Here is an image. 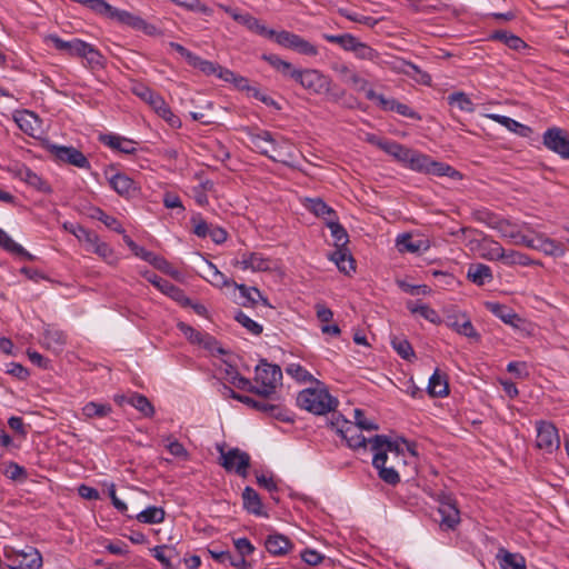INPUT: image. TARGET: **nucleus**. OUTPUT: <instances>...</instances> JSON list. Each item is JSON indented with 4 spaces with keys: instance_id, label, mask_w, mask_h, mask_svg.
<instances>
[{
    "instance_id": "1",
    "label": "nucleus",
    "mask_w": 569,
    "mask_h": 569,
    "mask_svg": "<svg viewBox=\"0 0 569 569\" xmlns=\"http://www.w3.org/2000/svg\"><path fill=\"white\" fill-rule=\"evenodd\" d=\"M248 137L254 149L274 162L289 163L293 159L291 142L283 137H274L268 130L250 129Z\"/></svg>"
},
{
    "instance_id": "2",
    "label": "nucleus",
    "mask_w": 569,
    "mask_h": 569,
    "mask_svg": "<svg viewBox=\"0 0 569 569\" xmlns=\"http://www.w3.org/2000/svg\"><path fill=\"white\" fill-rule=\"evenodd\" d=\"M371 450L373 452L372 466L378 470L379 478L390 486H396L400 482V476L393 467H387L388 456L387 452L396 451L399 455V448L396 443L391 442L386 436L377 435L369 439Z\"/></svg>"
},
{
    "instance_id": "3",
    "label": "nucleus",
    "mask_w": 569,
    "mask_h": 569,
    "mask_svg": "<svg viewBox=\"0 0 569 569\" xmlns=\"http://www.w3.org/2000/svg\"><path fill=\"white\" fill-rule=\"evenodd\" d=\"M296 82L309 93L317 96L326 94L329 100L335 102L345 97V91L338 90L331 77L318 69H301Z\"/></svg>"
},
{
    "instance_id": "4",
    "label": "nucleus",
    "mask_w": 569,
    "mask_h": 569,
    "mask_svg": "<svg viewBox=\"0 0 569 569\" xmlns=\"http://www.w3.org/2000/svg\"><path fill=\"white\" fill-rule=\"evenodd\" d=\"M297 403L301 409L322 416L335 411L339 401L326 388H308L298 393Z\"/></svg>"
},
{
    "instance_id": "5",
    "label": "nucleus",
    "mask_w": 569,
    "mask_h": 569,
    "mask_svg": "<svg viewBox=\"0 0 569 569\" xmlns=\"http://www.w3.org/2000/svg\"><path fill=\"white\" fill-rule=\"evenodd\" d=\"M254 372V381L258 387L257 395L263 398L271 397L281 382V368L278 365L269 363L266 359H261Z\"/></svg>"
},
{
    "instance_id": "6",
    "label": "nucleus",
    "mask_w": 569,
    "mask_h": 569,
    "mask_svg": "<svg viewBox=\"0 0 569 569\" xmlns=\"http://www.w3.org/2000/svg\"><path fill=\"white\" fill-rule=\"evenodd\" d=\"M274 41L277 44L302 56L317 57L319 54L318 46L287 30L278 31Z\"/></svg>"
},
{
    "instance_id": "7",
    "label": "nucleus",
    "mask_w": 569,
    "mask_h": 569,
    "mask_svg": "<svg viewBox=\"0 0 569 569\" xmlns=\"http://www.w3.org/2000/svg\"><path fill=\"white\" fill-rule=\"evenodd\" d=\"M11 569H40L42 557L40 552L31 546L22 549H11L6 553Z\"/></svg>"
},
{
    "instance_id": "8",
    "label": "nucleus",
    "mask_w": 569,
    "mask_h": 569,
    "mask_svg": "<svg viewBox=\"0 0 569 569\" xmlns=\"http://www.w3.org/2000/svg\"><path fill=\"white\" fill-rule=\"evenodd\" d=\"M330 425L347 441L348 447L352 449L365 448L367 442H369V439H366L361 430L341 415L335 416Z\"/></svg>"
},
{
    "instance_id": "9",
    "label": "nucleus",
    "mask_w": 569,
    "mask_h": 569,
    "mask_svg": "<svg viewBox=\"0 0 569 569\" xmlns=\"http://www.w3.org/2000/svg\"><path fill=\"white\" fill-rule=\"evenodd\" d=\"M537 430V447L547 453H552L560 447V437L558 429L551 421L538 420L536 421Z\"/></svg>"
},
{
    "instance_id": "10",
    "label": "nucleus",
    "mask_w": 569,
    "mask_h": 569,
    "mask_svg": "<svg viewBox=\"0 0 569 569\" xmlns=\"http://www.w3.org/2000/svg\"><path fill=\"white\" fill-rule=\"evenodd\" d=\"M220 465L228 472L233 471L238 476L246 477L250 467V456L239 448H232L228 451L220 448Z\"/></svg>"
},
{
    "instance_id": "11",
    "label": "nucleus",
    "mask_w": 569,
    "mask_h": 569,
    "mask_svg": "<svg viewBox=\"0 0 569 569\" xmlns=\"http://www.w3.org/2000/svg\"><path fill=\"white\" fill-rule=\"evenodd\" d=\"M542 142L547 149L563 159H569V134L566 130L558 127L547 129L542 136Z\"/></svg>"
},
{
    "instance_id": "12",
    "label": "nucleus",
    "mask_w": 569,
    "mask_h": 569,
    "mask_svg": "<svg viewBox=\"0 0 569 569\" xmlns=\"http://www.w3.org/2000/svg\"><path fill=\"white\" fill-rule=\"evenodd\" d=\"M50 151L58 160L67 164L84 170H89L91 168L88 158L80 150L72 146L53 144Z\"/></svg>"
},
{
    "instance_id": "13",
    "label": "nucleus",
    "mask_w": 569,
    "mask_h": 569,
    "mask_svg": "<svg viewBox=\"0 0 569 569\" xmlns=\"http://www.w3.org/2000/svg\"><path fill=\"white\" fill-rule=\"evenodd\" d=\"M331 69L340 76L342 82L349 84L353 90L358 92H365L367 94L369 88V81L362 78L356 70L350 68L347 63H333Z\"/></svg>"
},
{
    "instance_id": "14",
    "label": "nucleus",
    "mask_w": 569,
    "mask_h": 569,
    "mask_svg": "<svg viewBox=\"0 0 569 569\" xmlns=\"http://www.w3.org/2000/svg\"><path fill=\"white\" fill-rule=\"evenodd\" d=\"M146 278L162 293L167 295L181 306H187L190 303V299L186 296L184 291L181 288L173 284L172 282H170L169 280L163 279L157 276L156 273L147 274Z\"/></svg>"
},
{
    "instance_id": "15",
    "label": "nucleus",
    "mask_w": 569,
    "mask_h": 569,
    "mask_svg": "<svg viewBox=\"0 0 569 569\" xmlns=\"http://www.w3.org/2000/svg\"><path fill=\"white\" fill-rule=\"evenodd\" d=\"M369 142L376 144L379 149L391 156L396 161L406 166L412 149L391 140L378 139L375 136L368 139Z\"/></svg>"
},
{
    "instance_id": "16",
    "label": "nucleus",
    "mask_w": 569,
    "mask_h": 569,
    "mask_svg": "<svg viewBox=\"0 0 569 569\" xmlns=\"http://www.w3.org/2000/svg\"><path fill=\"white\" fill-rule=\"evenodd\" d=\"M227 12L231 14V17L239 23L243 24L248 30H250L253 33H257L261 37L273 39L276 38L278 31L273 29H269L267 26L261 23V21L253 16L246 13L240 14L237 13L230 9H226Z\"/></svg>"
},
{
    "instance_id": "17",
    "label": "nucleus",
    "mask_w": 569,
    "mask_h": 569,
    "mask_svg": "<svg viewBox=\"0 0 569 569\" xmlns=\"http://www.w3.org/2000/svg\"><path fill=\"white\" fill-rule=\"evenodd\" d=\"M108 180L110 187L120 197L126 199L134 197L139 190L138 183L126 173L117 172L109 177Z\"/></svg>"
},
{
    "instance_id": "18",
    "label": "nucleus",
    "mask_w": 569,
    "mask_h": 569,
    "mask_svg": "<svg viewBox=\"0 0 569 569\" xmlns=\"http://www.w3.org/2000/svg\"><path fill=\"white\" fill-rule=\"evenodd\" d=\"M67 343V335L53 325H47L42 333V346L54 352L61 351Z\"/></svg>"
},
{
    "instance_id": "19",
    "label": "nucleus",
    "mask_w": 569,
    "mask_h": 569,
    "mask_svg": "<svg viewBox=\"0 0 569 569\" xmlns=\"http://www.w3.org/2000/svg\"><path fill=\"white\" fill-rule=\"evenodd\" d=\"M262 59L267 61L283 78L297 81L301 68L295 67L291 62L281 59L273 53L262 54Z\"/></svg>"
},
{
    "instance_id": "20",
    "label": "nucleus",
    "mask_w": 569,
    "mask_h": 569,
    "mask_svg": "<svg viewBox=\"0 0 569 569\" xmlns=\"http://www.w3.org/2000/svg\"><path fill=\"white\" fill-rule=\"evenodd\" d=\"M438 512L440 515L439 523L441 530H455L460 521V512L457 506L450 501L441 502Z\"/></svg>"
},
{
    "instance_id": "21",
    "label": "nucleus",
    "mask_w": 569,
    "mask_h": 569,
    "mask_svg": "<svg viewBox=\"0 0 569 569\" xmlns=\"http://www.w3.org/2000/svg\"><path fill=\"white\" fill-rule=\"evenodd\" d=\"M496 560L500 569H527L525 557L519 552H510L505 547L498 549Z\"/></svg>"
},
{
    "instance_id": "22",
    "label": "nucleus",
    "mask_w": 569,
    "mask_h": 569,
    "mask_svg": "<svg viewBox=\"0 0 569 569\" xmlns=\"http://www.w3.org/2000/svg\"><path fill=\"white\" fill-rule=\"evenodd\" d=\"M233 264L252 271H267L271 268L270 259L258 252L242 253L241 260H237Z\"/></svg>"
},
{
    "instance_id": "23",
    "label": "nucleus",
    "mask_w": 569,
    "mask_h": 569,
    "mask_svg": "<svg viewBox=\"0 0 569 569\" xmlns=\"http://www.w3.org/2000/svg\"><path fill=\"white\" fill-rule=\"evenodd\" d=\"M47 41L51 42L58 51L66 52L71 57H80L82 48H86V41L78 38L66 41L57 34H49Z\"/></svg>"
},
{
    "instance_id": "24",
    "label": "nucleus",
    "mask_w": 569,
    "mask_h": 569,
    "mask_svg": "<svg viewBox=\"0 0 569 569\" xmlns=\"http://www.w3.org/2000/svg\"><path fill=\"white\" fill-rule=\"evenodd\" d=\"M13 120L18 124V127L30 137H36L40 129L39 118L32 111H17L13 114Z\"/></svg>"
},
{
    "instance_id": "25",
    "label": "nucleus",
    "mask_w": 569,
    "mask_h": 569,
    "mask_svg": "<svg viewBox=\"0 0 569 569\" xmlns=\"http://www.w3.org/2000/svg\"><path fill=\"white\" fill-rule=\"evenodd\" d=\"M131 91L134 96L148 103L154 112L163 106L164 99L162 96L141 82H134L131 87Z\"/></svg>"
},
{
    "instance_id": "26",
    "label": "nucleus",
    "mask_w": 569,
    "mask_h": 569,
    "mask_svg": "<svg viewBox=\"0 0 569 569\" xmlns=\"http://www.w3.org/2000/svg\"><path fill=\"white\" fill-rule=\"evenodd\" d=\"M16 177L38 191L44 193L51 192L50 186L39 174L26 166L17 168Z\"/></svg>"
},
{
    "instance_id": "27",
    "label": "nucleus",
    "mask_w": 569,
    "mask_h": 569,
    "mask_svg": "<svg viewBox=\"0 0 569 569\" xmlns=\"http://www.w3.org/2000/svg\"><path fill=\"white\" fill-rule=\"evenodd\" d=\"M100 141L109 148L122 153L132 154L137 151V142L118 134H101Z\"/></svg>"
},
{
    "instance_id": "28",
    "label": "nucleus",
    "mask_w": 569,
    "mask_h": 569,
    "mask_svg": "<svg viewBox=\"0 0 569 569\" xmlns=\"http://www.w3.org/2000/svg\"><path fill=\"white\" fill-rule=\"evenodd\" d=\"M349 52H352L359 60L370 61L375 64H382V57L375 48L360 41L357 37Z\"/></svg>"
},
{
    "instance_id": "29",
    "label": "nucleus",
    "mask_w": 569,
    "mask_h": 569,
    "mask_svg": "<svg viewBox=\"0 0 569 569\" xmlns=\"http://www.w3.org/2000/svg\"><path fill=\"white\" fill-rule=\"evenodd\" d=\"M397 247L400 252L417 253L426 251L429 248V244L427 240H415L410 233H402L397 238Z\"/></svg>"
},
{
    "instance_id": "30",
    "label": "nucleus",
    "mask_w": 569,
    "mask_h": 569,
    "mask_svg": "<svg viewBox=\"0 0 569 569\" xmlns=\"http://www.w3.org/2000/svg\"><path fill=\"white\" fill-rule=\"evenodd\" d=\"M204 261V274L203 278L217 288L233 286L234 281L229 280L224 273H222L216 264L211 261L203 259Z\"/></svg>"
},
{
    "instance_id": "31",
    "label": "nucleus",
    "mask_w": 569,
    "mask_h": 569,
    "mask_svg": "<svg viewBox=\"0 0 569 569\" xmlns=\"http://www.w3.org/2000/svg\"><path fill=\"white\" fill-rule=\"evenodd\" d=\"M233 286L239 290L240 296L244 299L242 302L244 307L254 306L258 301H261L267 307H271L268 299L263 297L260 290L256 287H248L243 283L237 282H233Z\"/></svg>"
},
{
    "instance_id": "32",
    "label": "nucleus",
    "mask_w": 569,
    "mask_h": 569,
    "mask_svg": "<svg viewBox=\"0 0 569 569\" xmlns=\"http://www.w3.org/2000/svg\"><path fill=\"white\" fill-rule=\"evenodd\" d=\"M467 277L477 286H483L493 279L491 268L483 263L470 264Z\"/></svg>"
},
{
    "instance_id": "33",
    "label": "nucleus",
    "mask_w": 569,
    "mask_h": 569,
    "mask_svg": "<svg viewBox=\"0 0 569 569\" xmlns=\"http://www.w3.org/2000/svg\"><path fill=\"white\" fill-rule=\"evenodd\" d=\"M152 556L162 565L163 569H174L172 559L178 557V551L173 546L162 545L150 549Z\"/></svg>"
},
{
    "instance_id": "34",
    "label": "nucleus",
    "mask_w": 569,
    "mask_h": 569,
    "mask_svg": "<svg viewBox=\"0 0 569 569\" xmlns=\"http://www.w3.org/2000/svg\"><path fill=\"white\" fill-rule=\"evenodd\" d=\"M264 546L268 552L273 556L286 555L292 548L288 536H267Z\"/></svg>"
},
{
    "instance_id": "35",
    "label": "nucleus",
    "mask_w": 569,
    "mask_h": 569,
    "mask_svg": "<svg viewBox=\"0 0 569 569\" xmlns=\"http://www.w3.org/2000/svg\"><path fill=\"white\" fill-rule=\"evenodd\" d=\"M330 260H332L338 269L346 274H348L350 271H355V260L348 248L336 249L330 254Z\"/></svg>"
},
{
    "instance_id": "36",
    "label": "nucleus",
    "mask_w": 569,
    "mask_h": 569,
    "mask_svg": "<svg viewBox=\"0 0 569 569\" xmlns=\"http://www.w3.org/2000/svg\"><path fill=\"white\" fill-rule=\"evenodd\" d=\"M425 174H431L436 177H449L452 179H461L462 177L461 173L450 164L432 160L431 157L429 159L428 170H426Z\"/></svg>"
},
{
    "instance_id": "37",
    "label": "nucleus",
    "mask_w": 569,
    "mask_h": 569,
    "mask_svg": "<svg viewBox=\"0 0 569 569\" xmlns=\"http://www.w3.org/2000/svg\"><path fill=\"white\" fill-rule=\"evenodd\" d=\"M536 249L542 251L547 256L556 258L565 256L566 252L565 246L562 243L543 236L537 237Z\"/></svg>"
},
{
    "instance_id": "38",
    "label": "nucleus",
    "mask_w": 569,
    "mask_h": 569,
    "mask_svg": "<svg viewBox=\"0 0 569 569\" xmlns=\"http://www.w3.org/2000/svg\"><path fill=\"white\" fill-rule=\"evenodd\" d=\"M137 257L149 262L150 264H152L154 268L162 272L174 274L172 267L168 260H166L161 256L156 254L152 251L144 249L143 247L142 249L139 250V252H137Z\"/></svg>"
},
{
    "instance_id": "39",
    "label": "nucleus",
    "mask_w": 569,
    "mask_h": 569,
    "mask_svg": "<svg viewBox=\"0 0 569 569\" xmlns=\"http://www.w3.org/2000/svg\"><path fill=\"white\" fill-rule=\"evenodd\" d=\"M488 309L499 319H501L505 323L517 326V322L520 321L519 316L513 312V310L505 305L498 302H488Z\"/></svg>"
},
{
    "instance_id": "40",
    "label": "nucleus",
    "mask_w": 569,
    "mask_h": 569,
    "mask_svg": "<svg viewBox=\"0 0 569 569\" xmlns=\"http://www.w3.org/2000/svg\"><path fill=\"white\" fill-rule=\"evenodd\" d=\"M307 209L315 216L325 219L327 224L328 219L337 218L336 211L320 198L308 199Z\"/></svg>"
},
{
    "instance_id": "41",
    "label": "nucleus",
    "mask_w": 569,
    "mask_h": 569,
    "mask_svg": "<svg viewBox=\"0 0 569 569\" xmlns=\"http://www.w3.org/2000/svg\"><path fill=\"white\" fill-rule=\"evenodd\" d=\"M449 392L448 382L445 376L439 373V370H435V372L429 378L428 383V393L432 397H445Z\"/></svg>"
},
{
    "instance_id": "42",
    "label": "nucleus",
    "mask_w": 569,
    "mask_h": 569,
    "mask_svg": "<svg viewBox=\"0 0 569 569\" xmlns=\"http://www.w3.org/2000/svg\"><path fill=\"white\" fill-rule=\"evenodd\" d=\"M243 507L251 513L262 515V502L258 492L251 488L246 487L242 493Z\"/></svg>"
},
{
    "instance_id": "43",
    "label": "nucleus",
    "mask_w": 569,
    "mask_h": 569,
    "mask_svg": "<svg viewBox=\"0 0 569 569\" xmlns=\"http://www.w3.org/2000/svg\"><path fill=\"white\" fill-rule=\"evenodd\" d=\"M327 226L331 231L336 249L348 248L347 244L349 242V236L343 226L338 222L337 218L328 219Z\"/></svg>"
},
{
    "instance_id": "44",
    "label": "nucleus",
    "mask_w": 569,
    "mask_h": 569,
    "mask_svg": "<svg viewBox=\"0 0 569 569\" xmlns=\"http://www.w3.org/2000/svg\"><path fill=\"white\" fill-rule=\"evenodd\" d=\"M448 104L451 107L457 108L460 111L463 112H473L475 111V103L471 101V99L468 97L467 93L462 91H456L452 92L447 97Z\"/></svg>"
},
{
    "instance_id": "45",
    "label": "nucleus",
    "mask_w": 569,
    "mask_h": 569,
    "mask_svg": "<svg viewBox=\"0 0 569 569\" xmlns=\"http://www.w3.org/2000/svg\"><path fill=\"white\" fill-rule=\"evenodd\" d=\"M111 412L112 407L109 403H99L96 401H90L82 408V415L87 419L103 418L109 416Z\"/></svg>"
},
{
    "instance_id": "46",
    "label": "nucleus",
    "mask_w": 569,
    "mask_h": 569,
    "mask_svg": "<svg viewBox=\"0 0 569 569\" xmlns=\"http://www.w3.org/2000/svg\"><path fill=\"white\" fill-rule=\"evenodd\" d=\"M79 58H83L87 61V64L91 69L103 68L104 66V57L100 53V51L92 44L86 42V48H82Z\"/></svg>"
},
{
    "instance_id": "47",
    "label": "nucleus",
    "mask_w": 569,
    "mask_h": 569,
    "mask_svg": "<svg viewBox=\"0 0 569 569\" xmlns=\"http://www.w3.org/2000/svg\"><path fill=\"white\" fill-rule=\"evenodd\" d=\"M491 39L499 40L503 42L508 48L517 51L527 48L526 42L521 38L507 31H496L495 33H492Z\"/></svg>"
},
{
    "instance_id": "48",
    "label": "nucleus",
    "mask_w": 569,
    "mask_h": 569,
    "mask_svg": "<svg viewBox=\"0 0 569 569\" xmlns=\"http://www.w3.org/2000/svg\"><path fill=\"white\" fill-rule=\"evenodd\" d=\"M447 326L452 328L459 335L465 336L470 339L479 340L480 335L475 329L473 325L469 319H465L461 323L458 320L448 319Z\"/></svg>"
},
{
    "instance_id": "49",
    "label": "nucleus",
    "mask_w": 569,
    "mask_h": 569,
    "mask_svg": "<svg viewBox=\"0 0 569 569\" xmlns=\"http://www.w3.org/2000/svg\"><path fill=\"white\" fill-rule=\"evenodd\" d=\"M102 7L103 8L101 9L99 14L107 17L109 19H112V20H117L118 22H120L122 24L128 26L130 20L132 19L133 13L126 11V10L117 9V8L112 7L111 4H109L107 1H104V6H102Z\"/></svg>"
},
{
    "instance_id": "50",
    "label": "nucleus",
    "mask_w": 569,
    "mask_h": 569,
    "mask_svg": "<svg viewBox=\"0 0 569 569\" xmlns=\"http://www.w3.org/2000/svg\"><path fill=\"white\" fill-rule=\"evenodd\" d=\"M128 403H130L132 407H134L144 417H152L154 415V407L149 401V399L143 395L133 392L128 398Z\"/></svg>"
},
{
    "instance_id": "51",
    "label": "nucleus",
    "mask_w": 569,
    "mask_h": 569,
    "mask_svg": "<svg viewBox=\"0 0 569 569\" xmlns=\"http://www.w3.org/2000/svg\"><path fill=\"white\" fill-rule=\"evenodd\" d=\"M429 159L430 156L412 149L411 154L409 156V159L405 167L419 173H426V170H428Z\"/></svg>"
},
{
    "instance_id": "52",
    "label": "nucleus",
    "mask_w": 569,
    "mask_h": 569,
    "mask_svg": "<svg viewBox=\"0 0 569 569\" xmlns=\"http://www.w3.org/2000/svg\"><path fill=\"white\" fill-rule=\"evenodd\" d=\"M134 517L142 523H158L164 519V511L160 507L150 506L138 512Z\"/></svg>"
},
{
    "instance_id": "53",
    "label": "nucleus",
    "mask_w": 569,
    "mask_h": 569,
    "mask_svg": "<svg viewBox=\"0 0 569 569\" xmlns=\"http://www.w3.org/2000/svg\"><path fill=\"white\" fill-rule=\"evenodd\" d=\"M407 308L410 310L411 313H418L426 320L430 321L431 323L439 325L441 322V318L438 315V312L429 307L428 305L420 303L416 305L412 302H409L407 305Z\"/></svg>"
},
{
    "instance_id": "54",
    "label": "nucleus",
    "mask_w": 569,
    "mask_h": 569,
    "mask_svg": "<svg viewBox=\"0 0 569 569\" xmlns=\"http://www.w3.org/2000/svg\"><path fill=\"white\" fill-rule=\"evenodd\" d=\"M391 346L402 359L411 361L416 358L413 348L406 338L392 337Z\"/></svg>"
},
{
    "instance_id": "55",
    "label": "nucleus",
    "mask_w": 569,
    "mask_h": 569,
    "mask_svg": "<svg viewBox=\"0 0 569 569\" xmlns=\"http://www.w3.org/2000/svg\"><path fill=\"white\" fill-rule=\"evenodd\" d=\"M86 246L87 250L92 251L93 253L98 254L99 257L107 261H109L113 257L112 248L108 243L101 241L97 233L92 237V240Z\"/></svg>"
},
{
    "instance_id": "56",
    "label": "nucleus",
    "mask_w": 569,
    "mask_h": 569,
    "mask_svg": "<svg viewBox=\"0 0 569 569\" xmlns=\"http://www.w3.org/2000/svg\"><path fill=\"white\" fill-rule=\"evenodd\" d=\"M192 67L199 69L206 76L214 74L219 79H222V77H223L222 73L227 69V68H224V67H222V66H220V64H218L216 62H212V61H209V60H204V59H202L199 56H198L197 61H194Z\"/></svg>"
},
{
    "instance_id": "57",
    "label": "nucleus",
    "mask_w": 569,
    "mask_h": 569,
    "mask_svg": "<svg viewBox=\"0 0 569 569\" xmlns=\"http://www.w3.org/2000/svg\"><path fill=\"white\" fill-rule=\"evenodd\" d=\"M92 218H96L98 219L99 221H101L107 228L116 231L117 233H124V229L122 227V224L120 223V221L116 218V217H112V216H109L103 210H101L100 208H96L93 213H92Z\"/></svg>"
},
{
    "instance_id": "58",
    "label": "nucleus",
    "mask_w": 569,
    "mask_h": 569,
    "mask_svg": "<svg viewBox=\"0 0 569 569\" xmlns=\"http://www.w3.org/2000/svg\"><path fill=\"white\" fill-rule=\"evenodd\" d=\"M503 263L506 266L528 267L535 264V261L526 253L516 250H507Z\"/></svg>"
},
{
    "instance_id": "59",
    "label": "nucleus",
    "mask_w": 569,
    "mask_h": 569,
    "mask_svg": "<svg viewBox=\"0 0 569 569\" xmlns=\"http://www.w3.org/2000/svg\"><path fill=\"white\" fill-rule=\"evenodd\" d=\"M234 320L253 336H259L262 333V326L240 310L236 312Z\"/></svg>"
},
{
    "instance_id": "60",
    "label": "nucleus",
    "mask_w": 569,
    "mask_h": 569,
    "mask_svg": "<svg viewBox=\"0 0 569 569\" xmlns=\"http://www.w3.org/2000/svg\"><path fill=\"white\" fill-rule=\"evenodd\" d=\"M322 38L330 43L339 44L342 50L349 52L355 42L356 36H353L351 33H341V34L323 33Z\"/></svg>"
},
{
    "instance_id": "61",
    "label": "nucleus",
    "mask_w": 569,
    "mask_h": 569,
    "mask_svg": "<svg viewBox=\"0 0 569 569\" xmlns=\"http://www.w3.org/2000/svg\"><path fill=\"white\" fill-rule=\"evenodd\" d=\"M222 74L223 77L221 80H223L224 82L232 83L236 89L244 92L247 91V89H249L250 82L246 77L240 76L228 68L226 69V71H223Z\"/></svg>"
},
{
    "instance_id": "62",
    "label": "nucleus",
    "mask_w": 569,
    "mask_h": 569,
    "mask_svg": "<svg viewBox=\"0 0 569 569\" xmlns=\"http://www.w3.org/2000/svg\"><path fill=\"white\" fill-rule=\"evenodd\" d=\"M177 6L186 8L190 11L200 12L204 16H211L213 10L200 0H171Z\"/></svg>"
},
{
    "instance_id": "63",
    "label": "nucleus",
    "mask_w": 569,
    "mask_h": 569,
    "mask_svg": "<svg viewBox=\"0 0 569 569\" xmlns=\"http://www.w3.org/2000/svg\"><path fill=\"white\" fill-rule=\"evenodd\" d=\"M367 99L376 101L383 111H395L397 100L393 98H386L381 93H377L375 90L367 91Z\"/></svg>"
},
{
    "instance_id": "64",
    "label": "nucleus",
    "mask_w": 569,
    "mask_h": 569,
    "mask_svg": "<svg viewBox=\"0 0 569 569\" xmlns=\"http://www.w3.org/2000/svg\"><path fill=\"white\" fill-rule=\"evenodd\" d=\"M496 230L500 233L501 237L515 240L518 237L519 229L516 224L511 223L509 220L500 218L499 221H495Z\"/></svg>"
}]
</instances>
